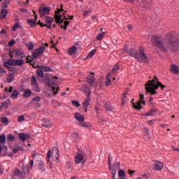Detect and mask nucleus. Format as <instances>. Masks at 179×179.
<instances>
[{
	"label": "nucleus",
	"mask_w": 179,
	"mask_h": 179,
	"mask_svg": "<svg viewBox=\"0 0 179 179\" xmlns=\"http://www.w3.org/2000/svg\"><path fill=\"white\" fill-rule=\"evenodd\" d=\"M57 76L51 77L47 74L45 75V80L47 85L54 91V94H58L59 87H58Z\"/></svg>",
	"instance_id": "nucleus-1"
},
{
	"label": "nucleus",
	"mask_w": 179,
	"mask_h": 179,
	"mask_svg": "<svg viewBox=\"0 0 179 179\" xmlns=\"http://www.w3.org/2000/svg\"><path fill=\"white\" fill-rule=\"evenodd\" d=\"M151 43H152L155 47H157L159 50H161V51H163L164 52H167L169 51V49L164 45L161 36L157 35L152 36L151 38Z\"/></svg>",
	"instance_id": "nucleus-2"
},
{
	"label": "nucleus",
	"mask_w": 179,
	"mask_h": 179,
	"mask_svg": "<svg viewBox=\"0 0 179 179\" xmlns=\"http://www.w3.org/2000/svg\"><path fill=\"white\" fill-rule=\"evenodd\" d=\"M138 62H144V64H148L149 59H148V54L145 52V48L140 46L138 48V55L136 59Z\"/></svg>",
	"instance_id": "nucleus-3"
},
{
	"label": "nucleus",
	"mask_w": 179,
	"mask_h": 179,
	"mask_svg": "<svg viewBox=\"0 0 179 179\" xmlns=\"http://www.w3.org/2000/svg\"><path fill=\"white\" fill-rule=\"evenodd\" d=\"M52 22H54V17L46 16L45 17V24L38 21V24L40 25L41 27H47V29H52Z\"/></svg>",
	"instance_id": "nucleus-4"
},
{
	"label": "nucleus",
	"mask_w": 179,
	"mask_h": 179,
	"mask_svg": "<svg viewBox=\"0 0 179 179\" xmlns=\"http://www.w3.org/2000/svg\"><path fill=\"white\" fill-rule=\"evenodd\" d=\"M31 90L34 92H36V93H40V92H41V88L38 83H37V78L34 76L31 78Z\"/></svg>",
	"instance_id": "nucleus-5"
},
{
	"label": "nucleus",
	"mask_w": 179,
	"mask_h": 179,
	"mask_svg": "<svg viewBox=\"0 0 179 179\" xmlns=\"http://www.w3.org/2000/svg\"><path fill=\"white\" fill-rule=\"evenodd\" d=\"M165 40L166 43H173L178 41L177 34L175 31H170L165 35Z\"/></svg>",
	"instance_id": "nucleus-6"
},
{
	"label": "nucleus",
	"mask_w": 179,
	"mask_h": 179,
	"mask_svg": "<svg viewBox=\"0 0 179 179\" xmlns=\"http://www.w3.org/2000/svg\"><path fill=\"white\" fill-rule=\"evenodd\" d=\"M167 48L173 52H178L179 43L178 40L171 43H166Z\"/></svg>",
	"instance_id": "nucleus-7"
},
{
	"label": "nucleus",
	"mask_w": 179,
	"mask_h": 179,
	"mask_svg": "<svg viewBox=\"0 0 179 179\" xmlns=\"http://www.w3.org/2000/svg\"><path fill=\"white\" fill-rule=\"evenodd\" d=\"M44 51H45V46L42 45L32 52L31 57L35 59H37L40 55H43V52H44Z\"/></svg>",
	"instance_id": "nucleus-8"
},
{
	"label": "nucleus",
	"mask_w": 179,
	"mask_h": 179,
	"mask_svg": "<svg viewBox=\"0 0 179 179\" xmlns=\"http://www.w3.org/2000/svg\"><path fill=\"white\" fill-rule=\"evenodd\" d=\"M51 10V8L50 7H45L42 8H39L38 13L41 15V17H43V16H48L50 15V12Z\"/></svg>",
	"instance_id": "nucleus-9"
},
{
	"label": "nucleus",
	"mask_w": 179,
	"mask_h": 179,
	"mask_svg": "<svg viewBox=\"0 0 179 179\" xmlns=\"http://www.w3.org/2000/svg\"><path fill=\"white\" fill-rule=\"evenodd\" d=\"M120 163L115 162L112 166L109 167L110 171H111L112 174H117V171L120 170Z\"/></svg>",
	"instance_id": "nucleus-10"
},
{
	"label": "nucleus",
	"mask_w": 179,
	"mask_h": 179,
	"mask_svg": "<svg viewBox=\"0 0 179 179\" xmlns=\"http://www.w3.org/2000/svg\"><path fill=\"white\" fill-rule=\"evenodd\" d=\"M0 156L2 157L8 156V146L0 144Z\"/></svg>",
	"instance_id": "nucleus-11"
},
{
	"label": "nucleus",
	"mask_w": 179,
	"mask_h": 179,
	"mask_svg": "<svg viewBox=\"0 0 179 179\" xmlns=\"http://www.w3.org/2000/svg\"><path fill=\"white\" fill-rule=\"evenodd\" d=\"M164 167V164L159 161H156L154 163V170H156L157 171H162L163 170V168Z\"/></svg>",
	"instance_id": "nucleus-12"
},
{
	"label": "nucleus",
	"mask_w": 179,
	"mask_h": 179,
	"mask_svg": "<svg viewBox=\"0 0 179 179\" xmlns=\"http://www.w3.org/2000/svg\"><path fill=\"white\" fill-rule=\"evenodd\" d=\"M129 57H132L133 58H135V59H136L138 55V50L135 48H130L129 50Z\"/></svg>",
	"instance_id": "nucleus-13"
},
{
	"label": "nucleus",
	"mask_w": 179,
	"mask_h": 179,
	"mask_svg": "<svg viewBox=\"0 0 179 179\" xmlns=\"http://www.w3.org/2000/svg\"><path fill=\"white\" fill-rule=\"evenodd\" d=\"M94 80H96V78H94V76H89V77L87 78V83L90 85L91 87H93V86H94Z\"/></svg>",
	"instance_id": "nucleus-14"
},
{
	"label": "nucleus",
	"mask_w": 179,
	"mask_h": 179,
	"mask_svg": "<svg viewBox=\"0 0 179 179\" xmlns=\"http://www.w3.org/2000/svg\"><path fill=\"white\" fill-rule=\"evenodd\" d=\"M90 94H92V92H90L85 101L83 102V108H87L90 105Z\"/></svg>",
	"instance_id": "nucleus-15"
},
{
	"label": "nucleus",
	"mask_w": 179,
	"mask_h": 179,
	"mask_svg": "<svg viewBox=\"0 0 179 179\" xmlns=\"http://www.w3.org/2000/svg\"><path fill=\"white\" fill-rule=\"evenodd\" d=\"M3 65H4V66H16L15 60L10 59L7 62H3Z\"/></svg>",
	"instance_id": "nucleus-16"
},
{
	"label": "nucleus",
	"mask_w": 179,
	"mask_h": 179,
	"mask_svg": "<svg viewBox=\"0 0 179 179\" xmlns=\"http://www.w3.org/2000/svg\"><path fill=\"white\" fill-rule=\"evenodd\" d=\"M171 72H172L173 73H175L176 75H178L179 73V68L178 66L176 65V64H172L171 65V69H170Z\"/></svg>",
	"instance_id": "nucleus-17"
},
{
	"label": "nucleus",
	"mask_w": 179,
	"mask_h": 179,
	"mask_svg": "<svg viewBox=\"0 0 179 179\" xmlns=\"http://www.w3.org/2000/svg\"><path fill=\"white\" fill-rule=\"evenodd\" d=\"M42 126L45 127V128H51V127H52V124H51V122L47 120V119H43Z\"/></svg>",
	"instance_id": "nucleus-18"
},
{
	"label": "nucleus",
	"mask_w": 179,
	"mask_h": 179,
	"mask_svg": "<svg viewBox=\"0 0 179 179\" xmlns=\"http://www.w3.org/2000/svg\"><path fill=\"white\" fill-rule=\"evenodd\" d=\"M75 118L79 122H84V121H85V117H83V115L82 114H80V113H76L75 114Z\"/></svg>",
	"instance_id": "nucleus-19"
},
{
	"label": "nucleus",
	"mask_w": 179,
	"mask_h": 179,
	"mask_svg": "<svg viewBox=\"0 0 179 179\" xmlns=\"http://www.w3.org/2000/svg\"><path fill=\"white\" fill-rule=\"evenodd\" d=\"M156 114H157V109H152L151 111L147 113L142 114V115H143L144 117H150V115L153 116L156 115Z\"/></svg>",
	"instance_id": "nucleus-20"
},
{
	"label": "nucleus",
	"mask_w": 179,
	"mask_h": 179,
	"mask_svg": "<svg viewBox=\"0 0 179 179\" xmlns=\"http://www.w3.org/2000/svg\"><path fill=\"white\" fill-rule=\"evenodd\" d=\"M157 84V81L156 82V78H153L152 80H148V83L145 84V86L148 87H152L154 85Z\"/></svg>",
	"instance_id": "nucleus-21"
},
{
	"label": "nucleus",
	"mask_w": 179,
	"mask_h": 179,
	"mask_svg": "<svg viewBox=\"0 0 179 179\" xmlns=\"http://www.w3.org/2000/svg\"><path fill=\"white\" fill-rule=\"evenodd\" d=\"M84 157L83 155H82V154H78L76 157H75V162L76 164H79L80 163L82 162V161L83 160Z\"/></svg>",
	"instance_id": "nucleus-22"
},
{
	"label": "nucleus",
	"mask_w": 179,
	"mask_h": 179,
	"mask_svg": "<svg viewBox=\"0 0 179 179\" xmlns=\"http://www.w3.org/2000/svg\"><path fill=\"white\" fill-rule=\"evenodd\" d=\"M80 90H82L83 92L85 93V94H87V97L89 94V92H92V91H90V89L89 88V87H87V85L82 86L80 88Z\"/></svg>",
	"instance_id": "nucleus-23"
},
{
	"label": "nucleus",
	"mask_w": 179,
	"mask_h": 179,
	"mask_svg": "<svg viewBox=\"0 0 179 179\" xmlns=\"http://www.w3.org/2000/svg\"><path fill=\"white\" fill-rule=\"evenodd\" d=\"M145 90L147 92V93H150V94H152V96L154 94H157V91L155 90V89H152V87H145Z\"/></svg>",
	"instance_id": "nucleus-24"
},
{
	"label": "nucleus",
	"mask_w": 179,
	"mask_h": 179,
	"mask_svg": "<svg viewBox=\"0 0 179 179\" xmlns=\"http://www.w3.org/2000/svg\"><path fill=\"white\" fill-rule=\"evenodd\" d=\"M31 94H33V92H31V90H26L24 91L22 96L26 99H28V97H30Z\"/></svg>",
	"instance_id": "nucleus-25"
},
{
	"label": "nucleus",
	"mask_w": 179,
	"mask_h": 179,
	"mask_svg": "<svg viewBox=\"0 0 179 179\" xmlns=\"http://www.w3.org/2000/svg\"><path fill=\"white\" fill-rule=\"evenodd\" d=\"M29 169L27 167H24L22 169V172L21 173V177H27L29 176Z\"/></svg>",
	"instance_id": "nucleus-26"
},
{
	"label": "nucleus",
	"mask_w": 179,
	"mask_h": 179,
	"mask_svg": "<svg viewBox=\"0 0 179 179\" xmlns=\"http://www.w3.org/2000/svg\"><path fill=\"white\" fill-rule=\"evenodd\" d=\"M143 3V8L145 9V10H149V9H150V2H149L148 0H144Z\"/></svg>",
	"instance_id": "nucleus-27"
},
{
	"label": "nucleus",
	"mask_w": 179,
	"mask_h": 179,
	"mask_svg": "<svg viewBox=\"0 0 179 179\" xmlns=\"http://www.w3.org/2000/svg\"><path fill=\"white\" fill-rule=\"evenodd\" d=\"M54 154L56 155V159L58 160L59 159V151L58 150V148L57 147H54L52 148V155Z\"/></svg>",
	"instance_id": "nucleus-28"
},
{
	"label": "nucleus",
	"mask_w": 179,
	"mask_h": 179,
	"mask_svg": "<svg viewBox=\"0 0 179 179\" xmlns=\"http://www.w3.org/2000/svg\"><path fill=\"white\" fill-rule=\"evenodd\" d=\"M8 15V10L3 8L0 13V19H5Z\"/></svg>",
	"instance_id": "nucleus-29"
},
{
	"label": "nucleus",
	"mask_w": 179,
	"mask_h": 179,
	"mask_svg": "<svg viewBox=\"0 0 179 179\" xmlns=\"http://www.w3.org/2000/svg\"><path fill=\"white\" fill-rule=\"evenodd\" d=\"M36 74L38 76V78L44 79V71L41 69L39 68L36 70Z\"/></svg>",
	"instance_id": "nucleus-30"
},
{
	"label": "nucleus",
	"mask_w": 179,
	"mask_h": 179,
	"mask_svg": "<svg viewBox=\"0 0 179 179\" xmlns=\"http://www.w3.org/2000/svg\"><path fill=\"white\" fill-rule=\"evenodd\" d=\"M133 103V107L136 109V110H142V105L141 104V101H137L136 103Z\"/></svg>",
	"instance_id": "nucleus-31"
},
{
	"label": "nucleus",
	"mask_w": 179,
	"mask_h": 179,
	"mask_svg": "<svg viewBox=\"0 0 179 179\" xmlns=\"http://www.w3.org/2000/svg\"><path fill=\"white\" fill-rule=\"evenodd\" d=\"M6 143V136L5 134H1L0 136V145H5Z\"/></svg>",
	"instance_id": "nucleus-32"
},
{
	"label": "nucleus",
	"mask_w": 179,
	"mask_h": 179,
	"mask_svg": "<svg viewBox=\"0 0 179 179\" xmlns=\"http://www.w3.org/2000/svg\"><path fill=\"white\" fill-rule=\"evenodd\" d=\"M9 104H10V100L9 99L1 103L3 108H6V110H8V108H9Z\"/></svg>",
	"instance_id": "nucleus-33"
},
{
	"label": "nucleus",
	"mask_w": 179,
	"mask_h": 179,
	"mask_svg": "<svg viewBox=\"0 0 179 179\" xmlns=\"http://www.w3.org/2000/svg\"><path fill=\"white\" fill-rule=\"evenodd\" d=\"M39 68L42 71H43V72H51V71H52V69H51L50 67L45 66H43V65L40 66Z\"/></svg>",
	"instance_id": "nucleus-34"
},
{
	"label": "nucleus",
	"mask_w": 179,
	"mask_h": 179,
	"mask_svg": "<svg viewBox=\"0 0 179 179\" xmlns=\"http://www.w3.org/2000/svg\"><path fill=\"white\" fill-rule=\"evenodd\" d=\"M18 138L22 142H26V138H27V136H26V134L24 133H20L18 135Z\"/></svg>",
	"instance_id": "nucleus-35"
},
{
	"label": "nucleus",
	"mask_w": 179,
	"mask_h": 179,
	"mask_svg": "<svg viewBox=\"0 0 179 179\" xmlns=\"http://www.w3.org/2000/svg\"><path fill=\"white\" fill-rule=\"evenodd\" d=\"M76 50H77V48L75 45L72 46L69 50V55H73V54H75V52H76Z\"/></svg>",
	"instance_id": "nucleus-36"
},
{
	"label": "nucleus",
	"mask_w": 179,
	"mask_h": 179,
	"mask_svg": "<svg viewBox=\"0 0 179 179\" xmlns=\"http://www.w3.org/2000/svg\"><path fill=\"white\" fill-rule=\"evenodd\" d=\"M15 136H13V134H8L7 136V142H10V143H12V142H15Z\"/></svg>",
	"instance_id": "nucleus-37"
},
{
	"label": "nucleus",
	"mask_w": 179,
	"mask_h": 179,
	"mask_svg": "<svg viewBox=\"0 0 179 179\" xmlns=\"http://www.w3.org/2000/svg\"><path fill=\"white\" fill-rule=\"evenodd\" d=\"M27 23L30 27H35V26H37V23H36L34 20H28Z\"/></svg>",
	"instance_id": "nucleus-38"
},
{
	"label": "nucleus",
	"mask_w": 179,
	"mask_h": 179,
	"mask_svg": "<svg viewBox=\"0 0 179 179\" xmlns=\"http://www.w3.org/2000/svg\"><path fill=\"white\" fill-rule=\"evenodd\" d=\"M110 75H111V73H109L107 76V78L105 82L106 86H110L111 85V78H110Z\"/></svg>",
	"instance_id": "nucleus-39"
},
{
	"label": "nucleus",
	"mask_w": 179,
	"mask_h": 179,
	"mask_svg": "<svg viewBox=\"0 0 179 179\" xmlns=\"http://www.w3.org/2000/svg\"><path fill=\"white\" fill-rule=\"evenodd\" d=\"M1 122L4 124V125H9V120L6 117H2L1 118Z\"/></svg>",
	"instance_id": "nucleus-40"
},
{
	"label": "nucleus",
	"mask_w": 179,
	"mask_h": 179,
	"mask_svg": "<svg viewBox=\"0 0 179 179\" xmlns=\"http://www.w3.org/2000/svg\"><path fill=\"white\" fill-rule=\"evenodd\" d=\"M13 78H15V75H13V73H10V76L7 77V81L8 83H12L13 82Z\"/></svg>",
	"instance_id": "nucleus-41"
},
{
	"label": "nucleus",
	"mask_w": 179,
	"mask_h": 179,
	"mask_svg": "<svg viewBox=\"0 0 179 179\" xmlns=\"http://www.w3.org/2000/svg\"><path fill=\"white\" fill-rule=\"evenodd\" d=\"M19 96V91L17 90H14L11 94V99H17V96Z\"/></svg>",
	"instance_id": "nucleus-42"
},
{
	"label": "nucleus",
	"mask_w": 179,
	"mask_h": 179,
	"mask_svg": "<svg viewBox=\"0 0 179 179\" xmlns=\"http://www.w3.org/2000/svg\"><path fill=\"white\" fill-rule=\"evenodd\" d=\"M24 64V61L23 59H17L15 60V65L17 66H22Z\"/></svg>",
	"instance_id": "nucleus-43"
},
{
	"label": "nucleus",
	"mask_w": 179,
	"mask_h": 179,
	"mask_svg": "<svg viewBox=\"0 0 179 179\" xmlns=\"http://www.w3.org/2000/svg\"><path fill=\"white\" fill-rule=\"evenodd\" d=\"M117 71H120V65L118 64H116L112 69V73H115Z\"/></svg>",
	"instance_id": "nucleus-44"
},
{
	"label": "nucleus",
	"mask_w": 179,
	"mask_h": 179,
	"mask_svg": "<svg viewBox=\"0 0 179 179\" xmlns=\"http://www.w3.org/2000/svg\"><path fill=\"white\" fill-rule=\"evenodd\" d=\"M17 121H18V122H20V124L24 122V121H25L24 115H21L18 116Z\"/></svg>",
	"instance_id": "nucleus-45"
},
{
	"label": "nucleus",
	"mask_w": 179,
	"mask_h": 179,
	"mask_svg": "<svg viewBox=\"0 0 179 179\" xmlns=\"http://www.w3.org/2000/svg\"><path fill=\"white\" fill-rule=\"evenodd\" d=\"M104 34H106V32H102L101 34H99L96 36V40L101 41V40H103V38L104 37Z\"/></svg>",
	"instance_id": "nucleus-46"
},
{
	"label": "nucleus",
	"mask_w": 179,
	"mask_h": 179,
	"mask_svg": "<svg viewBox=\"0 0 179 179\" xmlns=\"http://www.w3.org/2000/svg\"><path fill=\"white\" fill-rule=\"evenodd\" d=\"M39 169H40L42 172L45 171V168L44 167V162H41L39 163Z\"/></svg>",
	"instance_id": "nucleus-47"
},
{
	"label": "nucleus",
	"mask_w": 179,
	"mask_h": 179,
	"mask_svg": "<svg viewBox=\"0 0 179 179\" xmlns=\"http://www.w3.org/2000/svg\"><path fill=\"white\" fill-rule=\"evenodd\" d=\"M10 2V1L9 0H5L3 3L2 8L3 9V8H5V9H6V8H8V6L9 5Z\"/></svg>",
	"instance_id": "nucleus-48"
},
{
	"label": "nucleus",
	"mask_w": 179,
	"mask_h": 179,
	"mask_svg": "<svg viewBox=\"0 0 179 179\" xmlns=\"http://www.w3.org/2000/svg\"><path fill=\"white\" fill-rule=\"evenodd\" d=\"M118 176H119V177H125V171L119 169L118 170Z\"/></svg>",
	"instance_id": "nucleus-49"
},
{
	"label": "nucleus",
	"mask_w": 179,
	"mask_h": 179,
	"mask_svg": "<svg viewBox=\"0 0 179 179\" xmlns=\"http://www.w3.org/2000/svg\"><path fill=\"white\" fill-rule=\"evenodd\" d=\"M55 19L56 20V23H59V21L62 19V15H55Z\"/></svg>",
	"instance_id": "nucleus-50"
},
{
	"label": "nucleus",
	"mask_w": 179,
	"mask_h": 179,
	"mask_svg": "<svg viewBox=\"0 0 179 179\" xmlns=\"http://www.w3.org/2000/svg\"><path fill=\"white\" fill-rule=\"evenodd\" d=\"M17 29H20V24L15 23L13 27V31H16Z\"/></svg>",
	"instance_id": "nucleus-51"
},
{
	"label": "nucleus",
	"mask_w": 179,
	"mask_h": 179,
	"mask_svg": "<svg viewBox=\"0 0 179 179\" xmlns=\"http://www.w3.org/2000/svg\"><path fill=\"white\" fill-rule=\"evenodd\" d=\"M96 50L94 49L93 50L90 52V53L87 56V58H92V57H93V55H94V54H96Z\"/></svg>",
	"instance_id": "nucleus-52"
},
{
	"label": "nucleus",
	"mask_w": 179,
	"mask_h": 179,
	"mask_svg": "<svg viewBox=\"0 0 179 179\" xmlns=\"http://www.w3.org/2000/svg\"><path fill=\"white\" fill-rule=\"evenodd\" d=\"M155 79L157 80V83H158V86H159V87H161L162 90H163V89H164L166 87V85H163V84H162V83L159 82V78H157V77H155Z\"/></svg>",
	"instance_id": "nucleus-53"
},
{
	"label": "nucleus",
	"mask_w": 179,
	"mask_h": 179,
	"mask_svg": "<svg viewBox=\"0 0 179 179\" xmlns=\"http://www.w3.org/2000/svg\"><path fill=\"white\" fill-rule=\"evenodd\" d=\"M20 55H22V49L15 50V53L14 55V57H16V56L20 57Z\"/></svg>",
	"instance_id": "nucleus-54"
},
{
	"label": "nucleus",
	"mask_w": 179,
	"mask_h": 179,
	"mask_svg": "<svg viewBox=\"0 0 179 179\" xmlns=\"http://www.w3.org/2000/svg\"><path fill=\"white\" fill-rule=\"evenodd\" d=\"M71 104H73L74 107H80V103H79L78 101H72Z\"/></svg>",
	"instance_id": "nucleus-55"
},
{
	"label": "nucleus",
	"mask_w": 179,
	"mask_h": 179,
	"mask_svg": "<svg viewBox=\"0 0 179 179\" xmlns=\"http://www.w3.org/2000/svg\"><path fill=\"white\" fill-rule=\"evenodd\" d=\"M27 47H28V50L29 51H31V50L34 48V44L32 42H31L28 44Z\"/></svg>",
	"instance_id": "nucleus-56"
},
{
	"label": "nucleus",
	"mask_w": 179,
	"mask_h": 179,
	"mask_svg": "<svg viewBox=\"0 0 179 179\" xmlns=\"http://www.w3.org/2000/svg\"><path fill=\"white\" fill-rule=\"evenodd\" d=\"M128 48H129V46L127 44H126L122 49V54H125V52H128Z\"/></svg>",
	"instance_id": "nucleus-57"
},
{
	"label": "nucleus",
	"mask_w": 179,
	"mask_h": 179,
	"mask_svg": "<svg viewBox=\"0 0 179 179\" xmlns=\"http://www.w3.org/2000/svg\"><path fill=\"white\" fill-rule=\"evenodd\" d=\"M15 50H9L8 55L10 57L11 59L13 58V55H15Z\"/></svg>",
	"instance_id": "nucleus-58"
},
{
	"label": "nucleus",
	"mask_w": 179,
	"mask_h": 179,
	"mask_svg": "<svg viewBox=\"0 0 179 179\" xmlns=\"http://www.w3.org/2000/svg\"><path fill=\"white\" fill-rule=\"evenodd\" d=\"M80 127H83V128H89V124L87 122H81L79 124Z\"/></svg>",
	"instance_id": "nucleus-59"
},
{
	"label": "nucleus",
	"mask_w": 179,
	"mask_h": 179,
	"mask_svg": "<svg viewBox=\"0 0 179 179\" xmlns=\"http://www.w3.org/2000/svg\"><path fill=\"white\" fill-rule=\"evenodd\" d=\"M41 98L40 96H36L33 99V101H36V103H40Z\"/></svg>",
	"instance_id": "nucleus-60"
},
{
	"label": "nucleus",
	"mask_w": 179,
	"mask_h": 179,
	"mask_svg": "<svg viewBox=\"0 0 179 179\" xmlns=\"http://www.w3.org/2000/svg\"><path fill=\"white\" fill-rule=\"evenodd\" d=\"M16 41H15V39L11 40L9 43H8V45L9 47H12V45H15Z\"/></svg>",
	"instance_id": "nucleus-61"
},
{
	"label": "nucleus",
	"mask_w": 179,
	"mask_h": 179,
	"mask_svg": "<svg viewBox=\"0 0 179 179\" xmlns=\"http://www.w3.org/2000/svg\"><path fill=\"white\" fill-rule=\"evenodd\" d=\"M159 87V83L154 84V85L152 86V89H154V90H157Z\"/></svg>",
	"instance_id": "nucleus-62"
},
{
	"label": "nucleus",
	"mask_w": 179,
	"mask_h": 179,
	"mask_svg": "<svg viewBox=\"0 0 179 179\" xmlns=\"http://www.w3.org/2000/svg\"><path fill=\"white\" fill-rule=\"evenodd\" d=\"M106 111H110V112L113 111V106H111L108 105L106 106Z\"/></svg>",
	"instance_id": "nucleus-63"
},
{
	"label": "nucleus",
	"mask_w": 179,
	"mask_h": 179,
	"mask_svg": "<svg viewBox=\"0 0 179 179\" xmlns=\"http://www.w3.org/2000/svg\"><path fill=\"white\" fill-rule=\"evenodd\" d=\"M15 176H22V173H21L20 170L16 169L15 171Z\"/></svg>",
	"instance_id": "nucleus-64"
}]
</instances>
